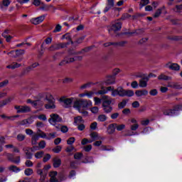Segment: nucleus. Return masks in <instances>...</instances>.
<instances>
[{
	"mask_svg": "<svg viewBox=\"0 0 182 182\" xmlns=\"http://www.w3.org/2000/svg\"><path fill=\"white\" fill-rule=\"evenodd\" d=\"M45 21V16H41L37 18H34L31 19V23H33V25H39V23H42Z\"/></svg>",
	"mask_w": 182,
	"mask_h": 182,
	"instance_id": "ddd939ff",
	"label": "nucleus"
},
{
	"mask_svg": "<svg viewBox=\"0 0 182 182\" xmlns=\"http://www.w3.org/2000/svg\"><path fill=\"white\" fill-rule=\"evenodd\" d=\"M73 100H74L73 97L65 98V97H63L60 98V102L62 103L63 107H65V109L72 107V103H73Z\"/></svg>",
	"mask_w": 182,
	"mask_h": 182,
	"instance_id": "39448f33",
	"label": "nucleus"
},
{
	"mask_svg": "<svg viewBox=\"0 0 182 182\" xmlns=\"http://www.w3.org/2000/svg\"><path fill=\"white\" fill-rule=\"evenodd\" d=\"M59 129H60L63 133H68L69 129L66 126H61L59 124Z\"/></svg>",
	"mask_w": 182,
	"mask_h": 182,
	"instance_id": "c03bdc74",
	"label": "nucleus"
},
{
	"mask_svg": "<svg viewBox=\"0 0 182 182\" xmlns=\"http://www.w3.org/2000/svg\"><path fill=\"white\" fill-rule=\"evenodd\" d=\"M130 122L132 123L130 129L132 130V132H136L137 129H139V123L137 122V120L134 118H132L130 119Z\"/></svg>",
	"mask_w": 182,
	"mask_h": 182,
	"instance_id": "f8f14e48",
	"label": "nucleus"
},
{
	"mask_svg": "<svg viewBox=\"0 0 182 182\" xmlns=\"http://www.w3.org/2000/svg\"><path fill=\"white\" fill-rule=\"evenodd\" d=\"M124 96H127V97H132L134 96V91L132 90H125Z\"/></svg>",
	"mask_w": 182,
	"mask_h": 182,
	"instance_id": "c756f323",
	"label": "nucleus"
},
{
	"mask_svg": "<svg viewBox=\"0 0 182 182\" xmlns=\"http://www.w3.org/2000/svg\"><path fill=\"white\" fill-rule=\"evenodd\" d=\"M182 110V105H176L173 109H166L163 111L164 116H174L177 112Z\"/></svg>",
	"mask_w": 182,
	"mask_h": 182,
	"instance_id": "7ed1b4c3",
	"label": "nucleus"
},
{
	"mask_svg": "<svg viewBox=\"0 0 182 182\" xmlns=\"http://www.w3.org/2000/svg\"><path fill=\"white\" fill-rule=\"evenodd\" d=\"M116 123L110 124L108 125L107 127V134L109 135L114 134V132H116Z\"/></svg>",
	"mask_w": 182,
	"mask_h": 182,
	"instance_id": "9d476101",
	"label": "nucleus"
},
{
	"mask_svg": "<svg viewBox=\"0 0 182 182\" xmlns=\"http://www.w3.org/2000/svg\"><path fill=\"white\" fill-rule=\"evenodd\" d=\"M2 4L4 6L8 7L9 5H11V1L10 0H3Z\"/></svg>",
	"mask_w": 182,
	"mask_h": 182,
	"instance_id": "680f3d73",
	"label": "nucleus"
},
{
	"mask_svg": "<svg viewBox=\"0 0 182 182\" xmlns=\"http://www.w3.org/2000/svg\"><path fill=\"white\" fill-rule=\"evenodd\" d=\"M84 150H85V151H87V152L90 151V150H92V145L90 144V145H87V146H84Z\"/></svg>",
	"mask_w": 182,
	"mask_h": 182,
	"instance_id": "774afa93",
	"label": "nucleus"
},
{
	"mask_svg": "<svg viewBox=\"0 0 182 182\" xmlns=\"http://www.w3.org/2000/svg\"><path fill=\"white\" fill-rule=\"evenodd\" d=\"M14 109L17 111V113H28L31 112V107L28 106H21V105H15Z\"/></svg>",
	"mask_w": 182,
	"mask_h": 182,
	"instance_id": "0eeeda50",
	"label": "nucleus"
},
{
	"mask_svg": "<svg viewBox=\"0 0 182 182\" xmlns=\"http://www.w3.org/2000/svg\"><path fill=\"white\" fill-rule=\"evenodd\" d=\"M124 43H126V42H122V43H119L109 42V43H104V46L105 48H107V46H110L112 45H119V46H123V45H124Z\"/></svg>",
	"mask_w": 182,
	"mask_h": 182,
	"instance_id": "7c9ffc66",
	"label": "nucleus"
},
{
	"mask_svg": "<svg viewBox=\"0 0 182 182\" xmlns=\"http://www.w3.org/2000/svg\"><path fill=\"white\" fill-rule=\"evenodd\" d=\"M83 157V154L80 153V152H77V153H75L74 154V159L75 160H80V159Z\"/></svg>",
	"mask_w": 182,
	"mask_h": 182,
	"instance_id": "ea45409f",
	"label": "nucleus"
},
{
	"mask_svg": "<svg viewBox=\"0 0 182 182\" xmlns=\"http://www.w3.org/2000/svg\"><path fill=\"white\" fill-rule=\"evenodd\" d=\"M65 48V44L63 43H55L51 45L48 48V52H55V50H59V49H62Z\"/></svg>",
	"mask_w": 182,
	"mask_h": 182,
	"instance_id": "6e6552de",
	"label": "nucleus"
},
{
	"mask_svg": "<svg viewBox=\"0 0 182 182\" xmlns=\"http://www.w3.org/2000/svg\"><path fill=\"white\" fill-rule=\"evenodd\" d=\"M44 154L45 153L43 152V151H38L37 153L35 154L34 156L36 157V159H42V157H43Z\"/></svg>",
	"mask_w": 182,
	"mask_h": 182,
	"instance_id": "58836bf2",
	"label": "nucleus"
},
{
	"mask_svg": "<svg viewBox=\"0 0 182 182\" xmlns=\"http://www.w3.org/2000/svg\"><path fill=\"white\" fill-rule=\"evenodd\" d=\"M17 140L18 141H23V140H25V135L22 134H19L17 135Z\"/></svg>",
	"mask_w": 182,
	"mask_h": 182,
	"instance_id": "5fc2aeb1",
	"label": "nucleus"
},
{
	"mask_svg": "<svg viewBox=\"0 0 182 182\" xmlns=\"http://www.w3.org/2000/svg\"><path fill=\"white\" fill-rule=\"evenodd\" d=\"M174 12H177L178 14H180L182 12V4L181 5H176L175 8L173 9Z\"/></svg>",
	"mask_w": 182,
	"mask_h": 182,
	"instance_id": "e433bc0d",
	"label": "nucleus"
},
{
	"mask_svg": "<svg viewBox=\"0 0 182 182\" xmlns=\"http://www.w3.org/2000/svg\"><path fill=\"white\" fill-rule=\"evenodd\" d=\"M24 174L28 176H32V174H33V169H32V168L25 169Z\"/></svg>",
	"mask_w": 182,
	"mask_h": 182,
	"instance_id": "c9c22d12",
	"label": "nucleus"
},
{
	"mask_svg": "<svg viewBox=\"0 0 182 182\" xmlns=\"http://www.w3.org/2000/svg\"><path fill=\"white\" fill-rule=\"evenodd\" d=\"M49 176L50 177V182H59L58 178H56V176H58V172L57 171L50 172Z\"/></svg>",
	"mask_w": 182,
	"mask_h": 182,
	"instance_id": "aec40b11",
	"label": "nucleus"
},
{
	"mask_svg": "<svg viewBox=\"0 0 182 182\" xmlns=\"http://www.w3.org/2000/svg\"><path fill=\"white\" fill-rule=\"evenodd\" d=\"M135 95L137 96V97H141V96H147L149 95V91L146 90H136L135 92Z\"/></svg>",
	"mask_w": 182,
	"mask_h": 182,
	"instance_id": "f3484780",
	"label": "nucleus"
},
{
	"mask_svg": "<svg viewBox=\"0 0 182 182\" xmlns=\"http://www.w3.org/2000/svg\"><path fill=\"white\" fill-rule=\"evenodd\" d=\"M159 92H157L156 89H153L149 92V95L151 96H157Z\"/></svg>",
	"mask_w": 182,
	"mask_h": 182,
	"instance_id": "bf43d9fd",
	"label": "nucleus"
},
{
	"mask_svg": "<svg viewBox=\"0 0 182 182\" xmlns=\"http://www.w3.org/2000/svg\"><path fill=\"white\" fill-rule=\"evenodd\" d=\"M9 170H10V171H14V173H19V171H21V169L18 168L16 166H9Z\"/></svg>",
	"mask_w": 182,
	"mask_h": 182,
	"instance_id": "72a5a7b5",
	"label": "nucleus"
},
{
	"mask_svg": "<svg viewBox=\"0 0 182 182\" xmlns=\"http://www.w3.org/2000/svg\"><path fill=\"white\" fill-rule=\"evenodd\" d=\"M41 4H42V1L41 0H33V5L35 6H40Z\"/></svg>",
	"mask_w": 182,
	"mask_h": 182,
	"instance_id": "0e129e2a",
	"label": "nucleus"
},
{
	"mask_svg": "<svg viewBox=\"0 0 182 182\" xmlns=\"http://www.w3.org/2000/svg\"><path fill=\"white\" fill-rule=\"evenodd\" d=\"M147 82H149V78H142L139 80V87H146Z\"/></svg>",
	"mask_w": 182,
	"mask_h": 182,
	"instance_id": "393cba45",
	"label": "nucleus"
},
{
	"mask_svg": "<svg viewBox=\"0 0 182 182\" xmlns=\"http://www.w3.org/2000/svg\"><path fill=\"white\" fill-rule=\"evenodd\" d=\"M85 52H89V48H84L77 53H73L72 55H81L82 53H85Z\"/></svg>",
	"mask_w": 182,
	"mask_h": 182,
	"instance_id": "49530a36",
	"label": "nucleus"
},
{
	"mask_svg": "<svg viewBox=\"0 0 182 182\" xmlns=\"http://www.w3.org/2000/svg\"><path fill=\"white\" fill-rule=\"evenodd\" d=\"M102 110L107 114L112 113L113 107L110 104H102Z\"/></svg>",
	"mask_w": 182,
	"mask_h": 182,
	"instance_id": "4468645a",
	"label": "nucleus"
},
{
	"mask_svg": "<svg viewBox=\"0 0 182 182\" xmlns=\"http://www.w3.org/2000/svg\"><path fill=\"white\" fill-rule=\"evenodd\" d=\"M102 105H112V98L108 95H103L102 97Z\"/></svg>",
	"mask_w": 182,
	"mask_h": 182,
	"instance_id": "a211bd4d",
	"label": "nucleus"
},
{
	"mask_svg": "<svg viewBox=\"0 0 182 182\" xmlns=\"http://www.w3.org/2000/svg\"><path fill=\"white\" fill-rule=\"evenodd\" d=\"M38 140H39V134H34L31 137V144L36 145L38 144Z\"/></svg>",
	"mask_w": 182,
	"mask_h": 182,
	"instance_id": "a878e982",
	"label": "nucleus"
},
{
	"mask_svg": "<svg viewBox=\"0 0 182 182\" xmlns=\"http://www.w3.org/2000/svg\"><path fill=\"white\" fill-rule=\"evenodd\" d=\"M60 31H62V26H60V24L56 25L53 32L56 33V32H60Z\"/></svg>",
	"mask_w": 182,
	"mask_h": 182,
	"instance_id": "052dcab7",
	"label": "nucleus"
},
{
	"mask_svg": "<svg viewBox=\"0 0 182 182\" xmlns=\"http://www.w3.org/2000/svg\"><path fill=\"white\" fill-rule=\"evenodd\" d=\"M46 109H56L55 101L48 100V103L45 105Z\"/></svg>",
	"mask_w": 182,
	"mask_h": 182,
	"instance_id": "5701e85b",
	"label": "nucleus"
},
{
	"mask_svg": "<svg viewBox=\"0 0 182 182\" xmlns=\"http://www.w3.org/2000/svg\"><path fill=\"white\" fill-rule=\"evenodd\" d=\"M168 87H171V89H182V85L178 82H168Z\"/></svg>",
	"mask_w": 182,
	"mask_h": 182,
	"instance_id": "dca6fc26",
	"label": "nucleus"
},
{
	"mask_svg": "<svg viewBox=\"0 0 182 182\" xmlns=\"http://www.w3.org/2000/svg\"><path fill=\"white\" fill-rule=\"evenodd\" d=\"M48 160H50V154H46V156L43 157V161L44 163H46V161H48Z\"/></svg>",
	"mask_w": 182,
	"mask_h": 182,
	"instance_id": "69168bd1",
	"label": "nucleus"
},
{
	"mask_svg": "<svg viewBox=\"0 0 182 182\" xmlns=\"http://www.w3.org/2000/svg\"><path fill=\"white\" fill-rule=\"evenodd\" d=\"M60 164H62V160L60 159L55 157L53 159V166L55 168L60 167Z\"/></svg>",
	"mask_w": 182,
	"mask_h": 182,
	"instance_id": "6ab92c4d",
	"label": "nucleus"
},
{
	"mask_svg": "<svg viewBox=\"0 0 182 182\" xmlns=\"http://www.w3.org/2000/svg\"><path fill=\"white\" fill-rule=\"evenodd\" d=\"M101 90H99L96 95H106L107 94V90H106V89H105V87H102Z\"/></svg>",
	"mask_w": 182,
	"mask_h": 182,
	"instance_id": "3c124183",
	"label": "nucleus"
},
{
	"mask_svg": "<svg viewBox=\"0 0 182 182\" xmlns=\"http://www.w3.org/2000/svg\"><path fill=\"white\" fill-rule=\"evenodd\" d=\"M38 136L42 139H48V135L42 131L40 132V134H38Z\"/></svg>",
	"mask_w": 182,
	"mask_h": 182,
	"instance_id": "e2e57ef3",
	"label": "nucleus"
},
{
	"mask_svg": "<svg viewBox=\"0 0 182 182\" xmlns=\"http://www.w3.org/2000/svg\"><path fill=\"white\" fill-rule=\"evenodd\" d=\"M107 6H109V8H113V6H114V0H107Z\"/></svg>",
	"mask_w": 182,
	"mask_h": 182,
	"instance_id": "13d9d810",
	"label": "nucleus"
},
{
	"mask_svg": "<svg viewBox=\"0 0 182 182\" xmlns=\"http://www.w3.org/2000/svg\"><path fill=\"white\" fill-rule=\"evenodd\" d=\"M92 107V101L89 100H76L73 105V107H75V109H77L79 112H80V109H83L85 110L87 109V107Z\"/></svg>",
	"mask_w": 182,
	"mask_h": 182,
	"instance_id": "f257e3e1",
	"label": "nucleus"
},
{
	"mask_svg": "<svg viewBox=\"0 0 182 182\" xmlns=\"http://www.w3.org/2000/svg\"><path fill=\"white\" fill-rule=\"evenodd\" d=\"M106 120H107V115L105 114H101L100 115H98L97 117V121L98 122H106Z\"/></svg>",
	"mask_w": 182,
	"mask_h": 182,
	"instance_id": "c85d7f7f",
	"label": "nucleus"
},
{
	"mask_svg": "<svg viewBox=\"0 0 182 182\" xmlns=\"http://www.w3.org/2000/svg\"><path fill=\"white\" fill-rule=\"evenodd\" d=\"M92 113H94V114H96L97 113H99V107H93L91 108Z\"/></svg>",
	"mask_w": 182,
	"mask_h": 182,
	"instance_id": "338daca9",
	"label": "nucleus"
},
{
	"mask_svg": "<svg viewBox=\"0 0 182 182\" xmlns=\"http://www.w3.org/2000/svg\"><path fill=\"white\" fill-rule=\"evenodd\" d=\"M39 66V63H34L31 65L27 67L25 70V72H31L33 69H35V68H38Z\"/></svg>",
	"mask_w": 182,
	"mask_h": 182,
	"instance_id": "cd10ccee",
	"label": "nucleus"
},
{
	"mask_svg": "<svg viewBox=\"0 0 182 182\" xmlns=\"http://www.w3.org/2000/svg\"><path fill=\"white\" fill-rule=\"evenodd\" d=\"M90 136L93 141L99 140L100 139V137L99 136V134L97 132H92L90 134Z\"/></svg>",
	"mask_w": 182,
	"mask_h": 182,
	"instance_id": "2f4dec72",
	"label": "nucleus"
},
{
	"mask_svg": "<svg viewBox=\"0 0 182 182\" xmlns=\"http://www.w3.org/2000/svg\"><path fill=\"white\" fill-rule=\"evenodd\" d=\"M161 11H163V8L159 9L154 14V18H159L161 15Z\"/></svg>",
	"mask_w": 182,
	"mask_h": 182,
	"instance_id": "37998d69",
	"label": "nucleus"
},
{
	"mask_svg": "<svg viewBox=\"0 0 182 182\" xmlns=\"http://www.w3.org/2000/svg\"><path fill=\"white\" fill-rule=\"evenodd\" d=\"M48 122L50 124H51L52 126H55L56 129H59L60 127H59V124H58V123H62L63 119H62V117L59 116V114H51L50 115V119H48Z\"/></svg>",
	"mask_w": 182,
	"mask_h": 182,
	"instance_id": "f03ea898",
	"label": "nucleus"
},
{
	"mask_svg": "<svg viewBox=\"0 0 182 182\" xmlns=\"http://www.w3.org/2000/svg\"><path fill=\"white\" fill-rule=\"evenodd\" d=\"M13 100L12 97H9L1 102H0V107H4V106H6L8 103H11V101Z\"/></svg>",
	"mask_w": 182,
	"mask_h": 182,
	"instance_id": "bb28decb",
	"label": "nucleus"
},
{
	"mask_svg": "<svg viewBox=\"0 0 182 182\" xmlns=\"http://www.w3.org/2000/svg\"><path fill=\"white\" fill-rule=\"evenodd\" d=\"M15 53L16 56H21V55H23L25 53L24 50H17L16 51H11L7 53V55H14Z\"/></svg>",
	"mask_w": 182,
	"mask_h": 182,
	"instance_id": "b1692460",
	"label": "nucleus"
},
{
	"mask_svg": "<svg viewBox=\"0 0 182 182\" xmlns=\"http://www.w3.org/2000/svg\"><path fill=\"white\" fill-rule=\"evenodd\" d=\"M91 130H96L97 129V122H94L90 126Z\"/></svg>",
	"mask_w": 182,
	"mask_h": 182,
	"instance_id": "4d7b16f0",
	"label": "nucleus"
},
{
	"mask_svg": "<svg viewBox=\"0 0 182 182\" xmlns=\"http://www.w3.org/2000/svg\"><path fill=\"white\" fill-rule=\"evenodd\" d=\"M23 151H24L26 154V159H27L28 160H31L32 159V156L33 155L32 154V153H31V148L23 147Z\"/></svg>",
	"mask_w": 182,
	"mask_h": 182,
	"instance_id": "2eb2a0df",
	"label": "nucleus"
},
{
	"mask_svg": "<svg viewBox=\"0 0 182 182\" xmlns=\"http://www.w3.org/2000/svg\"><path fill=\"white\" fill-rule=\"evenodd\" d=\"M92 82H87L86 84L81 85L80 89H81L82 90H83V89H87V87H90V86H92Z\"/></svg>",
	"mask_w": 182,
	"mask_h": 182,
	"instance_id": "a18cd8bd",
	"label": "nucleus"
},
{
	"mask_svg": "<svg viewBox=\"0 0 182 182\" xmlns=\"http://www.w3.org/2000/svg\"><path fill=\"white\" fill-rule=\"evenodd\" d=\"M125 127H126V125H124L123 124H119V125H117V126L115 127V129H117V130L118 132H122V130L124 129Z\"/></svg>",
	"mask_w": 182,
	"mask_h": 182,
	"instance_id": "79ce46f5",
	"label": "nucleus"
},
{
	"mask_svg": "<svg viewBox=\"0 0 182 182\" xmlns=\"http://www.w3.org/2000/svg\"><path fill=\"white\" fill-rule=\"evenodd\" d=\"M106 85H114L116 83V77L114 76H109L107 77L106 81H105Z\"/></svg>",
	"mask_w": 182,
	"mask_h": 182,
	"instance_id": "412c9836",
	"label": "nucleus"
},
{
	"mask_svg": "<svg viewBox=\"0 0 182 182\" xmlns=\"http://www.w3.org/2000/svg\"><path fill=\"white\" fill-rule=\"evenodd\" d=\"M124 93H126V90H124L122 87H118L117 89L112 91L111 94L113 97H116V96H119L120 97H124Z\"/></svg>",
	"mask_w": 182,
	"mask_h": 182,
	"instance_id": "423d86ee",
	"label": "nucleus"
},
{
	"mask_svg": "<svg viewBox=\"0 0 182 182\" xmlns=\"http://www.w3.org/2000/svg\"><path fill=\"white\" fill-rule=\"evenodd\" d=\"M39 149H45L46 147V141H41L38 143Z\"/></svg>",
	"mask_w": 182,
	"mask_h": 182,
	"instance_id": "603ef678",
	"label": "nucleus"
},
{
	"mask_svg": "<svg viewBox=\"0 0 182 182\" xmlns=\"http://www.w3.org/2000/svg\"><path fill=\"white\" fill-rule=\"evenodd\" d=\"M56 137V132L47 134V140H50V139H55Z\"/></svg>",
	"mask_w": 182,
	"mask_h": 182,
	"instance_id": "a19ab883",
	"label": "nucleus"
},
{
	"mask_svg": "<svg viewBox=\"0 0 182 182\" xmlns=\"http://www.w3.org/2000/svg\"><path fill=\"white\" fill-rule=\"evenodd\" d=\"M21 66H22V64L18 63L16 62H14L12 64L7 65L6 68L14 70V69H18V68H21Z\"/></svg>",
	"mask_w": 182,
	"mask_h": 182,
	"instance_id": "4be33fe9",
	"label": "nucleus"
},
{
	"mask_svg": "<svg viewBox=\"0 0 182 182\" xmlns=\"http://www.w3.org/2000/svg\"><path fill=\"white\" fill-rule=\"evenodd\" d=\"M159 80H170V79H171V77L164 75V74H161L159 77H158Z\"/></svg>",
	"mask_w": 182,
	"mask_h": 182,
	"instance_id": "473e14b6",
	"label": "nucleus"
},
{
	"mask_svg": "<svg viewBox=\"0 0 182 182\" xmlns=\"http://www.w3.org/2000/svg\"><path fill=\"white\" fill-rule=\"evenodd\" d=\"M165 68L170 69V70H180V65L177 63H168L165 65Z\"/></svg>",
	"mask_w": 182,
	"mask_h": 182,
	"instance_id": "1a4fd4ad",
	"label": "nucleus"
},
{
	"mask_svg": "<svg viewBox=\"0 0 182 182\" xmlns=\"http://www.w3.org/2000/svg\"><path fill=\"white\" fill-rule=\"evenodd\" d=\"M53 153H60V151H62V146H55L54 149H53Z\"/></svg>",
	"mask_w": 182,
	"mask_h": 182,
	"instance_id": "de8ad7c7",
	"label": "nucleus"
},
{
	"mask_svg": "<svg viewBox=\"0 0 182 182\" xmlns=\"http://www.w3.org/2000/svg\"><path fill=\"white\" fill-rule=\"evenodd\" d=\"M65 60H66L67 63H73V62H75V58H72L70 56H67L65 58Z\"/></svg>",
	"mask_w": 182,
	"mask_h": 182,
	"instance_id": "8fccbe9b",
	"label": "nucleus"
},
{
	"mask_svg": "<svg viewBox=\"0 0 182 182\" xmlns=\"http://www.w3.org/2000/svg\"><path fill=\"white\" fill-rule=\"evenodd\" d=\"M122 29V23L120 21H117L111 27L108 28L109 33L111 35H114L118 31Z\"/></svg>",
	"mask_w": 182,
	"mask_h": 182,
	"instance_id": "20e7f679",
	"label": "nucleus"
},
{
	"mask_svg": "<svg viewBox=\"0 0 182 182\" xmlns=\"http://www.w3.org/2000/svg\"><path fill=\"white\" fill-rule=\"evenodd\" d=\"M6 157L8 160L12 161V163H15V164H19L21 163V157L17 156L16 160L14 159V154H7Z\"/></svg>",
	"mask_w": 182,
	"mask_h": 182,
	"instance_id": "9b49d317",
	"label": "nucleus"
},
{
	"mask_svg": "<svg viewBox=\"0 0 182 182\" xmlns=\"http://www.w3.org/2000/svg\"><path fill=\"white\" fill-rule=\"evenodd\" d=\"M75 141H76V139H75V137H70L67 141V144H69L70 146H72V144H74Z\"/></svg>",
	"mask_w": 182,
	"mask_h": 182,
	"instance_id": "864d4df0",
	"label": "nucleus"
},
{
	"mask_svg": "<svg viewBox=\"0 0 182 182\" xmlns=\"http://www.w3.org/2000/svg\"><path fill=\"white\" fill-rule=\"evenodd\" d=\"M94 102L95 106H97V105H100L102 103V100L97 97H94Z\"/></svg>",
	"mask_w": 182,
	"mask_h": 182,
	"instance_id": "6e6d98bb",
	"label": "nucleus"
},
{
	"mask_svg": "<svg viewBox=\"0 0 182 182\" xmlns=\"http://www.w3.org/2000/svg\"><path fill=\"white\" fill-rule=\"evenodd\" d=\"M127 102H129V100H123L119 105H118V107L119 109H123L126 105H127Z\"/></svg>",
	"mask_w": 182,
	"mask_h": 182,
	"instance_id": "f704fd0d",
	"label": "nucleus"
},
{
	"mask_svg": "<svg viewBox=\"0 0 182 182\" xmlns=\"http://www.w3.org/2000/svg\"><path fill=\"white\" fill-rule=\"evenodd\" d=\"M149 2H150L149 0H141V2H140L141 8H143V6H146V5H149Z\"/></svg>",
	"mask_w": 182,
	"mask_h": 182,
	"instance_id": "09e8293b",
	"label": "nucleus"
},
{
	"mask_svg": "<svg viewBox=\"0 0 182 182\" xmlns=\"http://www.w3.org/2000/svg\"><path fill=\"white\" fill-rule=\"evenodd\" d=\"M83 122V119L82 117L79 116L74 119V123H76L77 124H80V123Z\"/></svg>",
	"mask_w": 182,
	"mask_h": 182,
	"instance_id": "4c0bfd02",
	"label": "nucleus"
}]
</instances>
